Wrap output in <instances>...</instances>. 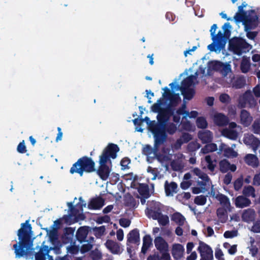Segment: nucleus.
Returning a JSON list of instances; mask_svg holds the SVG:
<instances>
[{
  "instance_id": "nucleus-10",
  "label": "nucleus",
  "mask_w": 260,
  "mask_h": 260,
  "mask_svg": "<svg viewBox=\"0 0 260 260\" xmlns=\"http://www.w3.org/2000/svg\"><path fill=\"white\" fill-rule=\"evenodd\" d=\"M44 242L43 243L42 247L39 248V250L38 248L33 249L30 247L32 250L29 249V251H30V253L24 256L31 259L35 257V260H45L44 254L48 253L51 249V248H49L48 246L44 245ZM29 251V250H28L27 251Z\"/></svg>"
},
{
  "instance_id": "nucleus-2",
  "label": "nucleus",
  "mask_w": 260,
  "mask_h": 260,
  "mask_svg": "<svg viewBox=\"0 0 260 260\" xmlns=\"http://www.w3.org/2000/svg\"><path fill=\"white\" fill-rule=\"evenodd\" d=\"M28 222V221H26L25 223H22L21 228L18 230V236L20 240L18 243L19 246H18L17 244L13 245L16 258H20L27 255L30 252V251H27V250L29 249L32 250L30 248V246H26L25 242V240L29 238L28 233L31 230L30 224L26 225Z\"/></svg>"
},
{
  "instance_id": "nucleus-50",
  "label": "nucleus",
  "mask_w": 260,
  "mask_h": 260,
  "mask_svg": "<svg viewBox=\"0 0 260 260\" xmlns=\"http://www.w3.org/2000/svg\"><path fill=\"white\" fill-rule=\"evenodd\" d=\"M77 236L81 240L86 238L87 235V230L84 227L80 228L77 233Z\"/></svg>"
},
{
  "instance_id": "nucleus-16",
  "label": "nucleus",
  "mask_w": 260,
  "mask_h": 260,
  "mask_svg": "<svg viewBox=\"0 0 260 260\" xmlns=\"http://www.w3.org/2000/svg\"><path fill=\"white\" fill-rule=\"evenodd\" d=\"M153 206L152 209L147 208L145 210V213L148 217L157 220L162 214L161 213V205L158 202L153 203Z\"/></svg>"
},
{
  "instance_id": "nucleus-21",
  "label": "nucleus",
  "mask_w": 260,
  "mask_h": 260,
  "mask_svg": "<svg viewBox=\"0 0 260 260\" xmlns=\"http://www.w3.org/2000/svg\"><path fill=\"white\" fill-rule=\"evenodd\" d=\"M253 120L250 114L245 110H241L240 114V122L244 126H248Z\"/></svg>"
},
{
  "instance_id": "nucleus-6",
  "label": "nucleus",
  "mask_w": 260,
  "mask_h": 260,
  "mask_svg": "<svg viewBox=\"0 0 260 260\" xmlns=\"http://www.w3.org/2000/svg\"><path fill=\"white\" fill-rule=\"evenodd\" d=\"M94 163L90 158L83 157L80 158L71 168L70 173H79L82 176L83 172H91L94 170Z\"/></svg>"
},
{
  "instance_id": "nucleus-49",
  "label": "nucleus",
  "mask_w": 260,
  "mask_h": 260,
  "mask_svg": "<svg viewBox=\"0 0 260 260\" xmlns=\"http://www.w3.org/2000/svg\"><path fill=\"white\" fill-rule=\"evenodd\" d=\"M250 68V63L248 59L246 58H243L241 64V68L243 73H247Z\"/></svg>"
},
{
  "instance_id": "nucleus-44",
  "label": "nucleus",
  "mask_w": 260,
  "mask_h": 260,
  "mask_svg": "<svg viewBox=\"0 0 260 260\" xmlns=\"http://www.w3.org/2000/svg\"><path fill=\"white\" fill-rule=\"evenodd\" d=\"M172 167L175 171H180L184 167V162L182 160H174L172 162Z\"/></svg>"
},
{
  "instance_id": "nucleus-9",
  "label": "nucleus",
  "mask_w": 260,
  "mask_h": 260,
  "mask_svg": "<svg viewBox=\"0 0 260 260\" xmlns=\"http://www.w3.org/2000/svg\"><path fill=\"white\" fill-rule=\"evenodd\" d=\"M237 129H241V126L234 122H230L228 127L222 130L221 135L229 139L235 140L238 137V132Z\"/></svg>"
},
{
  "instance_id": "nucleus-48",
  "label": "nucleus",
  "mask_w": 260,
  "mask_h": 260,
  "mask_svg": "<svg viewBox=\"0 0 260 260\" xmlns=\"http://www.w3.org/2000/svg\"><path fill=\"white\" fill-rule=\"evenodd\" d=\"M196 123L198 127L200 128H205L208 125L206 120L202 117L198 118Z\"/></svg>"
},
{
  "instance_id": "nucleus-57",
  "label": "nucleus",
  "mask_w": 260,
  "mask_h": 260,
  "mask_svg": "<svg viewBox=\"0 0 260 260\" xmlns=\"http://www.w3.org/2000/svg\"><path fill=\"white\" fill-rule=\"evenodd\" d=\"M183 143H187L192 139L191 136L188 133H183L179 138Z\"/></svg>"
},
{
  "instance_id": "nucleus-29",
  "label": "nucleus",
  "mask_w": 260,
  "mask_h": 260,
  "mask_svg": "<svg viewBox=\"0 0 260 260\" xmlns=\"http://www.w3.org/2000/svg\"><path fill=\"white\" fill-rule=\"evenodd\" d=\"M225 42H216L211 44L208 46V49L210 51H214L216 53H219L223 51H225Z\"/></svg>"
},
{
  "instance_id": "nucleus-19",
  "label": "nucleus",
  "mask_w": 260,
  "mask_h": 260,
  "mask_svg": "<svg viewBox=\"0 0 260 260\" xmlns=\"http://www.w3.org/2000/svg\"><path fill=\"white\" fill-rule=\"evenodd\" d=\"M106 247L113 254H119L123 250L120 244L116 241L108 240L105 244Z\"/></svg>"
},
{
  "instance_id": "nucleus-11",
  "label": "nucleus",
  "mask_w": 260,
  "mask_h": 260,
  "mask_svg": "<svg viewBox=\"0 0 260 260\" xmlns=\"http://www.w3.org/2000/svg\"><path fill=\"white\" fill-rule=\"evenodd\" d=\"M256 104V101L254 99L250 91H246L243 95L241 96L239 100V106L241 107H254Z\"/></svg>"
},
{
  "instance_id": "nucleus-12",
  "label": "nucleus",
  "mask_w": 260,
  "mask_h": 260,
  "mask_svg": "<svg viewBox=\"0 0 260 260\" xmlns=\"http://www.w3.org/2000/svg\"><path fill=\"white\" fill-rule=\"evenodd\" d=\"M201 256V260H213V254L211 248L203 242H200L198 248Z\"/></svg>"
},
{
  "instance_id": "nucleus-39",
  "label": "nucleus",
  "mask_w": 260,
  "mask_h": 260,
  "mask_svg": "<svg viewBox=\"0 0 260 260\" xmlns=\"http://www.w3.org/2000/svg\"><path fill=\"white\" fill-rule=\"evenodd\" d=\"M152 245V239L149 235H146L143 238V243L142 248V252L145 254L147 249Z\"/></svg>"
},
{
  "instance_id": "nucleus-23",
  "label": "nucleus",
  "mask_w": 260,
  "mask_h": 260,
  "mask_svg": "<svg viewBox=\"0 0 260 260\" xmlns=\"http://www.w3.org/2000/svg\"><path fill=\"white\" fill-rule=\"evenodd\" d=\"M198 137L203 143L211 142L213 136L211 132L209 130H202L198 133Z\"/></svg>"
},
{
  "instance_id": "nucleus-5",
  "label": "nucleus",
  "mask_w": 260,
  "mask_h": 260,
  "mask_svg": "<svg viewBox=\"0 0 260 260\" xmlns=\"http://www.w3.org/2000/svg\"><path fill=\"white\" fill-rule=\"evenodd\" d=\"M234 19L237 21L243 22L245 31L255 28L259 23L256 13L254 11L245 13L244 16L237 13L234 16Z\"/></svg>"
},
{
  "instance_id": "nucleus-53",
  "label": "nucleus",
  "mask_w": 260,
  "mask_h": 260,
  "mask_svg": "<svg viewBox=\"0 0 260 260\" xmlns=\"http://www.w3.org/2000/svg\"><path fill=\"white\" fill-rule=\"evenodd\" d=\"M243 179L242 177L238 178L234 182V188L236 190H239L243 185Z\"/></svg>"
},
{
  "instance_id": "nucleus-40",
  "label": "nucleus",
  "mask_w": 260,
  "mask_h": 260,
  "mask_svg": "<svg viewBox=\"0 0 260 260\" xmlns=\"http://www.w3.org/2000/svg\"><path fill=\"white\" fill-rule=\"evenodd\" d=\"M242 217L243 220L246 222L252 221L254 217V211L250 209L245 210L242 214Z\"/></svg>"
},
{
  "instance_id": "nucleus-17",
  "label": "nucleus",
  "mask_w": 260,
  "mask_h": 260,
  "mask_svg": "<svg viewBox=\"0 0 260 260\" xmlns=\"http://www.w3.org/2000/svg\"><path fill=\"white\" fill-rule=\"evenodd\" d=\"M162 96L169 101L170 107H175L181 102L179 94L171 92L168 89L167 91L163 93Z\"/></svg>"
},
{
  "instance_id": "nucleus-54",
  "label": "nucleus",
  "mask_w": 260,
  "mask_h": 260,
  "mask_svg": "<svg viewBox=\"0 0 260 260\" xmlns=\"http://www.w3.org/2000/svg\"><path fill=\"white\" fill-rule=\"evenodd\" d=\"M138 191L141 194L144 196L146 198H147L148 195V190L146 186L143 185H141L138 188Z\"/></svg>"
},
{
  "instance_id": "nucleus-34",
  "label": "nucleus",
  "mask_w": 260,
  "mask_h": 260,
  "mask_svg": "<svg viewBox=\"0 0 260 260\" xmlns=\"http://www.w3.org/2000/svg\"><path fill=\"white\" fill-rule=\"evenodd\" d=\"M140 241V235L138 230L135 229L129 233L127 235V242L137 243Z\"/></svg>"
},
{
  "instance_id": "nucleus-38",
  "label": "nucleus",
  "mask_w": 260,
  "mask_h": 260,
  "mask_svg": "<svg viewBox=\"0 0 260 260\" xmlns=\"http://www.w3.org/2000/svg\"><path fill=\"white\" fill-rule=\"evenodd\" d=\"M172 220L180 226H183L186 223L184 217L178 212L175 213L172 215Z\"/></svg>"
},
{
  "instance_id": "nucleus-43",
  "label": "nucleus",
  "mask_w": 260,
  "mask_h": 260,
  "mask_svg": "<svg viewBox=\"0 0 260 260\" xmlns=\"http://www.w3.org/2000/svg\"><path fill=\"white\" fill-rule=\"evenodd\" d=\"M243 194L247 197H252L254 198L255 197V189L251 186H247L244 187L243 190Z\"/></svg>"
},
{
  "instance_id": "nucleus-33",
  "label": "nucleus",
  "mask_w": 260,
  "mask_h": 260,
  "mask_svg": "<svg viewBox=\"0 0 260 260\" xmlns=\"http://www.w3.org/2000/svg\"><path fill=\"white\" fill-rule=\"evenodd\" d=\"M186 109V104L184 103L182 106L181 108H179L177 110V112L178 115H183L184 114V118L188 117L189 118H195L198 115V113L196 111H192L190 112H189L185 110Z\"/></svg>"
},
{
  "instance_id": "nucleus-64",
  "label": "nucleus",
  "mask_w": 260,
  "mask_h": 260,
  "mask_svg": "<svg viewBox=\"0 0 260 260\" xmlns=\"http://www.w3.org/2000/svg\"><path fill=\"white\" fill-rule=\"evenodd\" d=\"M251 231L255 233L260 232V221L255 222L252 227Z\"/></svg>"
},
{
  "instance_id": "nucleus-47",
  "label": "nucleus",
  "mask_w": 260,
  "mask_h": 260,
  "mask_svg": "<svg viewBox=\"0 0 260 260\" xmlns=\"http://www.w3.org/2000/svg\"><path fill=\"white\" fill-rule=\"evenodd\" d=\"M251 131L256 134H260V119H256L251 126Z\"/></svg>"
},
{
  "instance_id": "nucleus-18",
  "label": "nucleus",
  "mask_w": 260,
  "mask_h": 260,
  "mask_svg": "<svg viewBox=\"0 0 260 260\" xmlns=\"http://www.w3.org/2000/svg\"><path fill=\"white\" fill-rule=\"evenodd\" d=\"M222 152H223L224 156L229 158L236 157L238 155L237 151L233 150V148H231L230 147L224 143H221L219 147V152L218 153H221Z\"/></svg>"
},
{
  "instance_id": "nucleus-26",
  "label": "nucleus",
  "mask_w": 260,
  "mask_h": 260,
  "mask_svg": "<svg viewBox=\"0 0 260 260\" xmlns=\"http://www.w3.org/2000/svg\"><path fill=\"white\" fill-rule=\"evenodd\" d=\"M250 204V200L243 196L237 197L235 200V204L237 208H243L249 206Z\"/></svg>"
},
{
  "instance_id": "nucleus-36",
  "label": "nucleus",
  "mask_w": 260,
  "mask_h": 260,
  "mask_svg": "<svg viewBox=\"0 0 260 260\" xmlns=\"http://www.w3.org/2000/svg\"><path fill=\"white\" fill-rule=\"evenodd\" d=\"M155 145V144L154 145ZM159 145L155 146L156 149H152L150 146L146 145L143 148V153L147 155L148 158H154L156 156V151Z\"/></svg>"
},
{
  "instance_id": "nucleus-13",
  "label": "nucleus",
  "mask_w": 260,
  "mask_h": 260,
  "mask_svg": "<svg viewBox=\"0 0 260 260\" xmlns=\"http://www.w3.org/2000/svg\"><path fill=\"white\" fill-rule=\"evenodd\" d=\"M191 173H192L194 176L198 177V179L201 180H198L197 182L198 184L202 188L205 189V186L206 185H210L209 178L206 174L203 172L199 168H193L191 171Z\"/></svg>"
},
{
  "instance_id": "nucleus-27",
  "label": "nucleus",
  "mask_w": 260,
  "mask_h": 260,
  "mask_svg": "<svg viewBox=\"0 0 260 260\" xmlns=\"http://www.w3.org/2000/svg\"><path fill=\"white\" fill-rule=\"evenodd\" d=\"M154 244L157 249L160 252H166L168 250L167 243L160 237H157L155 239Z\"/></svg>"
},
{
  "instance_id": "nucleus-58",
  "label": "nucleus",
  "mask_w": 260,
  "mask_h": 260,
  "mask_svg": "<svg viewBox=\"0 0 260 260\" xmlns=\"http://www.w3.org/2000/svg\"><path fill=\"white\" fill-rule=\"evenodd\" d=\"M215 256L218 260H224L222 250L218 248L215 249Z\"/></svg>"
},
{
  "instance_id": "nucleus-41",
  "label": "nucleus",
  "mask_w": 260,
  "mask_h": 260,
  "mask_svg": "<svg viewBox=\"0 0 260 260\" xmlns=\"http://www.w3.org/2000/svg\"><path fill=\"white\" fill-rule=\"evenodd\" d=\"M217 149V146L216 144L210 143L206 145L201 150V152L204 154H206L209 152H213Z\"/></svg>"
},
{
  "instance_id": "nucleus-7",
  "label": "nucleus",
  "mask_w": 260,
  "mask_h": 260,
  "mask_svg": "<svg viewBox=\"0 0 260 260\" xmlns=\"http://www.w3.org/2000/svg\"><path fill=\"white\" fill-rule=\"evenodd\" d=\"M230 48L233 52L238 55L249 51L251 46L246 42L245 40L239 38L233 39L230 42Z\"/></svg>"
},
{
  "instance_id": "nucleus-63",
  "label": "nucleus",
  "mask_w": 260,
  "mask_h": 260,
  "mask_svg": "<svg viewBox=\"0 0 260 260\" xmlns=\"http://www.w3.org/2000/svg\"><path fill=\"white\" fill-rule=\"evenodd\" d=\"M219 100L222 103H226L229 102L230 98L228 94L226 93H223L220 95Z\"/></svg>"
},
{
  "instance_id": "nucleus-51",
  "label": "nucleus",
  "mask_w": 260,
  "mask_h": 260,
  "mask_svg": "<svg viewBox=\"0 0 260 260\" xmlns=\"http://www.w3.org/2000/svg\"><path fill=\"white\" fill-rule=\"evenodd\" d=\"M207 201L206 197L204 196H199L196 197L194 203L198 205H204Z\"/></svg>"
},
{
  "instance_id": "nucleus-4",
  "label": "nucleus",
  "mask_w": 260,
  "mask_h": 260,
  "mask_svg": "<svg viewBox=\"0 0 260 260\" xmlns=\"http://www.w3.org/2000/svg\"><path fill=\"white\" fill-rule=\"evenodd\" d=\"M177 129L176 125L173 123L155 126L152 130L155 146L160 145L166 141L167 138L166 133L169 135H173Z\"/></svg>"
},
{
  "instance_id": "nucleus-30",
  "label": "nucleus",
  "mask_w": 260,
  "mask_h": 260,
  "mask_svg": "<svg viewBox=\"0 0 260 260\" xmlns=\"http://www.w3.org/2000/svg\"><path fill=\"white\" fill-rule=\"evenodd\" d=\"M220 171L225 173L231 170L232 172L236 171L237 167L235 165H231L226 159H223L219 162Z\"/></svg>"
},
{
  "instance_id": "nucleus-52",
  "label": "nucleus",
  "mask_w": 260,
  "mask_h": 260,
  "mask_svg": "<svg viewBox=\"0 0 260 260\" xmlns=\"http://www.w3.org/2000/svg\"><path fill=\"white\" fill-rule=\"evenodd\" d=\"M157 220L160 225L164 226L167 224L169 221L168 216L162 214H161Z\"/></svg>"
},
{
  "instance_id": "nucleus-20",
  "label": "nucleus",
  "mask_w": 260,
  "mask_h": 260,
  "mask_svg": "<svg viewBox=\"0 0 260 260\" xmlns=\"http://www.w3.org/2000/svg\"><path fill=\"white\" fill-rule=\"evenodd\" d=\"M172 114V111L169 109L159 112L157 116V120L159 123L158 126H163L164 124L167 123Z\"/></svg>"
},
{
  "instance_id": "nucleus-46",
  "label": "nucleus",
  "mask_w": 260,
  "mask_h": 260,
  "mask_svg": "<svg viewBox=\"0 0 260 260\" xmlns=\"http://www.w3.org/2000/svg\"><path fill=\"white\" fill-rule=\"evenodd\" d=\"M212 39L214 42H225L224 34L221 31H218L217 34L214 35L212 37Z\"/></svg>"
},
{
  "instance_id": "nucleus-61",
  "label": "nucleus",
  "mask_w": 260,
  "mask_h": 260,
  "mask_svg": "<svg viewBox=\"0 0 260 260\" xmlns=\"http://www.w3.org/2000/svg\"><path fill=\"white\" fill-rule=\"evenodd\" d=\"M17 151L21 153H25L26 151L24 141L20 142L17 146Z\"/></svg>"
},
{
  "instance_id": "nucleus-25",
  "label": "nucleus",
  "mask_w": 260,
  "mask_h": 260,
  "mask_svg": "<svg viewBox=\"0 0 260 260\" xmlns=\"http://www.w3.org/2000/svg\"><path fill=\"white\" fill-rule=\"evenodd\" d=\"M177 184L174 182L170 183L166 181L165 184V192L167 196H173L177 192Z\"/></svg>"
},
{
  "instance_id": "nucleus-31",
  "label": "nucleus",
  "mask_w": 260,
  "mask_h": 260,
  "mask_svg": "<svg viewBox=\"0 0 260 260\" xmlns=\"http://www.w3.org/2000/svg\"><path fill=\"white\" fill-rule=\"evenodd\" d=\"M231 211L232 210H226L224 208H218L216 210V214L219 221L222 223L225 222L228 219V212Z\"/></svg>"
},
{
  "instance_id": "nucleus-35",
  "label": "nucleus",
  "mask_w": 260,
  "mask_h": 260,
  "mask_svg": "<svg viewBox=\"0 0 260 260\" xmlns=\"http://www.w3.org/2000/svg\"><path fill=\"white\" fill-rule=\"evenodd\" d=\"M246 163L252 167H257L258 164V158L256 155L252 154H248L245 157Z\"/></svg>"
},
{
  "instance_id": "nucleus-37",
  "label": "nucleus",
  "mask_w": 260,
  "mask_h": 260,
  "mask_svg": "<svg viewBox=\"0 0 260 260\" xmlns=\"http://www.w3.org/2000/svg\"><path fill=\"white\" fill-rule=\"evenodd\" d=\"M162 151L165 155H159L157 156V159L162 164L169 161L170 159L169 155L172 154V153L170 152V149L168 148H164Z\"/></svg>"
},
{
  "instance_id": "nucleus-3",
  "label": "nucleus",
  "mask_w": 260,
  "mask_h": 260,
  "mask_svg": "<svg viewBox=\"0 0 260 260\" xmlns=\"http://www.w3.org/2000/svg\"><path fill=\"white\" fill-rule=\"evenodd\" d=\"M197 73L195 75H191L186 78L182 82L180 87L176 86L175 83L170 84V86L173 91L175 92L179 89L181 91V94L183 95L184 99L188 100H191L194 93L193 89L190 87L197 83Z\"/></svg>"
},
{
  "instance_id": "nucleus-1",
  "label": "nucleus",
  "mask_w": 260,
  "mask_h": 260,
  "mask_svg": "<svg viewBox=\"0 0 260 260\" xmlns=\"http://www.w3.org/2000/svg\"><path fill=\"white\" fill-rule=\"evenodd\" d=\"M118 151L119 148L117 145L111 144L107 147L101 155L100 158V166L98 173L103 180H106L110 172L109 167L105 165L106 163L110 158H115L117 156L116 153Z\"/></svg>"
},
{
  "instance_id": "nucleus-42",
  "label": "nucleus",
  "mask_w": 260,
  "mask_h": 260,
  "mask_svg": "<svg viewBox=\"0 0 260 260\" xmlns=\"http://www.w3.org/2000/svg\"><path fill=\"white\" fill-rule=\"evenodd\" d=\"M205 161L207 163L208 169L211 171H213L216 166V161L212 160L210 155H206L205 157Z\"/></svg>"
},
{
  "instance_id": "nucleus-8",
  "label": "nucleus",
  "mask_w": 260,
  "mask_h": 260,
  "mask_svg": "<svg viewBox=\"0 0 260 260\" xmlns=\"http://www.w3.org/2000/svg\"><path fill=\"white\" fill-rule=\"evenodd\" d=\"M212 63L215 70L220 71L224 81L228 84H232L234 75L232 72L231 65L229 63L224 64L219 61H215Z\"/></svg>"
},
{
  "instance_id": "nucleus-22",
  "label": "nucleus",
  "mask_w": 260,
  "mask_h": 260,
  "mask_svg": "<svg viewBox=\"0 0 260 260\" xmlns=\"http://www.w3.org/2000/svg\"><path fill=\"white\" fill-rule=\"evenodd\" d=\"M184 248L180 244H174L172 246V254L174 258L178 260L183 256Z\"/></svg>"
},
{
  "instance_id": "nucleus-56",
  "label": "nucleus",
  "mask_w": 260,
  "mask_h": 260,
  "mask_svg": "<svg viewBox=\"0 0 260 260\" xmlns=\"http://www.w3.org/2000/svg\"><path fill=\"white\" fill-rule=\"evenodd\" d=\"M161 104L160 101H158L157 103L154 104L151 107L152 111L159 113V112L163 111L164 110L161 108Z\"/></svg>"
},
{
  "instance_id": "nucleus-60",
  "label": "nucleus",
  "mask_w": 260,
  "mask_h": 260,
  "mask_svg": "<svg viewBox=\"0 0 260 260\" xmlns=\"http://www.w3.org/2000/svg\"><path fill=\"white\" fill-rule=\"evenodd\" d=\"M120 225L124 228H127L129 226L131 221L127 218H122L119 220Z\"/></svg>"
},
{
  "instance_id": "nucleus-24",
  "label": "nucleus",
  "mask_w": 260,
  "mask_h": 260,
  "mask_svg": "<svg viewBox=\"0 0 260 260\" xmlns=\"http://www.w3.org/2000/svg\"><path fill=\"white\" fill-rule=\"evenodd\" d=\"M216 199L219 202L221 208H224L226 210H232L233 207L231 206L229 198L224 194H219L216 197Z\"/></svg>"
},
{
  "instance_id": "nucleus-15",
  "label": "nucleus",
  "mask_w": 260,
  "mask_h": 260,
  "mask_svg": "<svg viewBox=\"0 0 260 260\" xmlns=\"http://www.w3.org/2000/svg\"><path fill=\"white\" fill-rule=\"evenodd\" d=\"M211 117L214 123L218 126H224L229 122V119L226 116L217 112H212L211 114Z\"/></svg>"
},
{
  "instance_id": "nucleus-28",
  "label": "nucleus",
  "mask_w": 260,
  "mask_h": 260,
  "mask_svg": "<svg viewBox=\"0 0 260 260\" xmlns=\"http://www.w3.org/2000/svg\"><path fill=\"white\" fill-rule=\"evenodd\" d=\"M79 200L80 202L77 204L75 207L73 206L72 202H68L67 203L69 212L73 216H76L77 215V213L75 210V208L82 210L83 207H85L86 205L85 202L82 200L81 197L79 198Z\"/></svg>"
},
{
  "instance_id": "nucleus-32",
  "label": "nucleus",
  "mask_w": 260,
  "mask_h": 260,
  "mask_svg": "<svg viewBox=\"0 0 260 260\" xmlns=\"http://www.w3.org/2000/svg\"><path fill=\"white\" fill-rule=\"evenodd\" d=\"M104 205V201L102 198H98L92 199L88 205L90 209H99Z\"/></svg>"
},
{
  "instance_id": "nucleus-59",
  "label": "nucleus",
  "mask_w": 260,
  "mask_h": 260,
  "mask_svg": "<svg viewBox=\"0 0 260 260\" xmlns=\"http://www.w3.org/2000/svg\"><path fill=\"white\" fill-rule=\"evenodd\" d=\"M188 149L190 151H194L200 147V145L199 143H198L197 142H192L190 143H189L188 145Z\"/></svg>"
},
{
  "instance_id": "nucleus-45",
  "label": "nucleus",
  "mask_w": 260,
  "mask_h": 260,
  "mask_svg": "<svg viewBox=\"0 0 260 260\" xmlns=\"http://www.w3.org/2000/svg\"><path fill=\"white\" fill-rule=\"evenodd\" d=\"M147 170L149 174V179L152 180H155L157 176V170L156 168L148 167Z\"/></svg>"
},
{
  "instance_id": "nucleus-62",
  "label": "nucleus",
  "mask_w": 260,
  "mask_h": 260,
  "mask_svg": "<svg viewBox=\"0 0 260 260\" xmlns=\"http://www.w3.org/2000/svg\"><path fill=\"white\" fill-rule=\"evenodd\" d=\"M130 163V160L128 158H124L121 161V166L122 170H125L128 168V165Z\"/></svg>"
},
{
  "instance_id": "nucleus-14",
  "label": "nucleus",
  "mask_w": 260,
  "mask_h": 260,
  "mask_svg": "<svg viewBox=\"0 0 260 260\" xmlns=\"http://www.w3.org/2000/svg\"><path fill=\"white\" fill-rule=\"evenodd\" d=\"M243 143L249 146L255 152L260 145V140L251 134H245L243 139Z\"/></svg>"
},
{
  "instance_id": "nucleus-55",
  "label": "nucleus",
  "mask_w": 260,
  "mask_h": 260,
  "mask_svg": "<svg viewBox=\"0 0 260 260\" xmlns=\"http://www.w3.org/2000/svg\"><path fill=\"white\" fill-rule=\"evenodd\" d=\"M223 236L226 238H232L237 236V231L235 230L227 231L224 232Z\"/></svg>"
}]
</instances>
